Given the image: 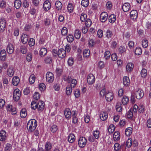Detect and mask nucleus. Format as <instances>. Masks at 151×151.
<instances>
[{
	"instance_id": "f257e3e1",
	"label": "nucleus",
	"mask_w": 151,
	"mask_h": 151,
	"mask_svg": "<svg viewBox=\"0 0 151 151\" xmlns=\"http://www.w3.org/2000/svg\"><path fill=\"white\" fill-rule=\"evenodd\" d=\"M37 125V122L34 119H31L28 122L27 128L29 132H32L34 131Z\"/></svg>"
},
{
	"instance_id": "f03ea898",
	"label": "nucleus",
	"mask_w": 151,
	"mask_h": 151,
	"mask_svg": "<svg viewBox=\"0 0 151 151\" xmlns=\"http://www.w3.org/2000/svg\"><path fill=\"white\" fill-rule=\"evenodd\" d=\"M55 49H53L52 50V54L54 56H55V54H57V55H58L60 58H63L65 56L66 51L64 49L61 48L59 49L58 53H57V51H56V52H55Z\"/></svg>"
},
{
	"instance_id": "7ed1b4c3",
	"label": "nucleus",
	"mask_w": 151,
	"mask_h": 151,
	"mask_svg": "<svg viewBox=\"0 0 151 151\" xmlns=\"http://www.w3.org/2000/svg\"><path fill=\"white\" fill-rule=\"evenodd\" d=\"M134 95L137 99H140L144 96V92L142 90L138 88L134 91Z\"/></svg>"
},
{
	"instance_id": "20e7f679",
	"label": "nucleus",
	"mask_w": 151,
	"mask_h": 151,
	"mask_svg": "<svg viewBox=\"0 0 151 151\" xmlns=\"http://www.w3.org/2000/svg\"><path fill=\"white\" fill-rule=\"evenodd\" d=\"M6 26V22L4 18L0 19V32H2L5 29Z\"/></svg>"
},
{
	"instance_id": "39448f33",
	"label": "nucleus",
	"mask_w": 151,
	"mask_h": 151,
	"mask_svg": "<svg viewBox=\"0 0 151 151\" xmlns=\"http://www.w3.org/2000/svg\"><path fill=\"white\" fill-rule=\"evenodd\" d=\"M87 143V139L84 137H81L78 141V144L80 147L83 148L85 146Z\"/></svg>"
},
{
	"instance_id": "423d86ee",
	"label": "nucleus",
	"mask_w": 151,
	"mask_h": 151,
	"mask_svg": "<svg viewBox=\"0 0 151 151\" xmlns=\"http://www.w3.org/2000/svg\"><path fill=\"white\" fill-rule=\"evenodd\" d=\"M46 81L49 83H52L54 80V77L53 73L50 72H48L46 75Z\"/></svg>"
},
{
	"instance_id": "0eeeda50",
	"label": "nucleus",
	"mask_w": 151,
	"mask_h": 151,
	"mask_svg": "<svg viewBox=\"0 0 151 151\" xmlns=\"http://www.w3.org/2000/svg\"><path fill=\"white\" fill-rule=\"evenodd\" d=\"M95 81V77L92 74H90L88 75L87 78V81L89 85H92Z\"/></svg>"
},
{
	"instance_id": "6e6552de",
	"label": "nucleus",
	"mask_w": 151,
	"mask_h": 151,
	"mask_svg": "<svg viewBox=\"0 0 151 151\" xmlns=\"http://www.w3.org/2000/svg\"><path fill=\"white\" fill-rule=\"evenodd\" d=\"M131 18L134 21H135L138 17V13L136 10H132L130 13Z\"/></svg>"
},
{
	"instance_id": "1a4fd4ad",
	"label": "nucleus",
	"mask_w": 151,
	"mask_h": 151,
	"mask_svg": "<svg viewBox=\"0 0 151 151\" xmlns=\"http://www.w3.org/2000/svg\"><path fill=\"white\" fill-rule=\"evenodd\" d=\"M6 53L4 50H1L0 52V59L1 60L4 61L6 60Z\"/></svg>"
},
{
	"instance_id": "9d476101",
	"label": "nucleus",
	"mask_w": 151,
	"mask_h": 151,
	"mask_svg": "<svg viewBox=\"0 0 151 151\" xmlns=\"http://www.w3.org/2000/svg\"><path fill=\"white\" fill-rule=\"evenodd\" d=\"M37 110L39 111H42L44 109L45 107V104L43 101H39L37 103Z\"/></svg>"
},
{
	"instance_id": "9b49d317",
	"label": "nucleus",
	"mask_w": 151,
	"mask_h": 151,
	"mask_svg": "<svg viewBox=\"0 0 151 151\" xmlns=\"http://www.w3.org/2000/svg\"><path fill=\"white\" fill-rule=\"evenodd\" d=\"M105 98L107 101H110L113 99V94L112 93L109 92L106 93Z\"/></svg>"
},
{
	"instance_id": "f8f14e48",
	"label": "nucleus",
	"mask_w": 151,
	"mask_h": 151,
	"mask_svg": "<svg viewBox=\"0 0 151 151\" xmlns=\"http://www.w3.org/2000/svg\"><path fill=\"white\" fill-rule=\"evenodd\" d=\"M51 7V4L49 1H45L43 4L44 9L45 11H47L50 9Z\"/></svg>"
},
{
	"instance_id": "ddd939ff",
	"label": "nucleus",
	"mask_w": 151,
	"mask_h": 151,
	"mask_svg": "<svg viewBox=\"0 0 151 151\" xmlns=\"http://www.w3.org/2000/svg\"><path fill=\"white\" fill-rule=\"evenodd\" d=\"M6 50L8 53L11 54L14 51V47L11 43L9 44L6 47Z\"/></svg>"
},
{
	"instance_id": "4468645a",
	"label": "nucleus",
	"mask_w": 151,
	"mask_h": 151,
	"mask_svg": "<svg viewBox=\"0 0 151 151\" xmlns=\"http://www.w3.org/2000/svg\"><path fill=\"white\" fill-rule=\"evenodd\" d=\"M108 14L106 12H102L101 14V21L102 22H105L107 19Z\"/></svg>"
},
{
	"instance_id": "2eb2a0df",
	"label": "nucleus",
	"mask_w": 151,
	"mask_h": 151,
	"mask_svg": "<svg viewBox=\"0 0 151 151\" xmlns=\"http://www.w3.org/2000/svg\"><path fill=\"white\" fill-rule=\"evenodd\" d=\"M28 35L23 33L21 37V41L24 44H26L28 41Z\"/></svg>"
},
{
	"instance_id": "dca6fc26",
	"label": "nucleus",
	"mask_w": 151,
	"mask_h": 151,
	"mask_svg": "<svg viewBox=\"0 0 151 151\" xmlns=\"http://www.w3.org/2000/svg\"><path fill=\"white\" fill-rule=\"evenodd\" d=\"M6 133L4 130H1L0 132V140L4 141L6 139Z\"/></svg>"
},
{
	"instance_id": "f3484780",
	"label": "nucleus",
	"mask_w": 151,
	"mask_h": 151,
	"mask_svg": "<svg viewBox=\"0 0 151 151\" xmlns=\"http://www.w3.org/2000/svg\"><path fill=\"white\" fill-rule=\"evenodd\" d=\"M130 4L128 3H125L122 6V8L123 11L125 12H128L130 9Z\"/></svg>"
},
{
	"instance_id": "a211bd4d",
	"label": "nucleus",
	"mask_w": 151,
	"mask_h": 151,
	"mask_svg": "<svg viewBox=\"0 0 151 151\" xmlns=\"http://www.w3.org/2000/svg\"><path fill=\"white\" fill-rule=\"evenodd\" d=\"M71 112L70 109L68 108L65 109L64 111V115L66 118H68V119L71 117Z\"/></svg>"
},
{
	"instance_id": "6ab92c4d",
	"label": "nucleus",
	"mask_w": 151,
	"mask_h": 151,
	"mask_svg": "<svg viewBox=\"0 0 151 151\" xmlns=\"http://www.w3.org/2000/svg\"><path fill=\"white\" fill-rule=\"evenodd\" d=\"M123 81L124 85L126 86H128L130 84V80L128 77H124L123 78Z\"/></svg>"
},
{
	"instance_id": "aec40b11",
	"label": "nucleus",
	"mask_w": 151,
	"mask_h": 151,
	"mask_svg": "<svg viewBox=\"0 0 151 151\" xmlns=\"http://www.w3.org/2000/svg\"><path fill=\"white\" fill-rule=\"evenodd\" d=\"M100 117L101 119L103 121L106 119L108 117L107 113L106 112H103L101 113Z\"/></svg>"
},
{
	"instance_id": "412c9836",
	"label": "nucleus",
	"mask_w": 151,
	"mask_h": 151,
	"mask_svg": "<svg viewBox=\"0 0 151 151\" xmlns=\"http://www.w3.org/2000/svg\"><path fill=\"white\" fill-rule=\"evenodd\" d=\"M19 82V79L17 76L13 77L12 80V84L15 86H17Z\"/></svg>"
},
{
	"instance_id": "4be33fe9",
	"label": "nucleus",
	"mask_w": 151,
	"mask_h": 151,
	"mask_svg": "<svg viewBox=\"0 0 151 151\" xmlns=\"http://www.w3.org/2000/svg\"><path fill=\"white\" fill-rule=\"evenodd\" d=\"M75 139V137L73 134H70L68 137V142L70 143H73Z\"/></svg>"
},
{
	"instance_id": "5701e85b",
	"label": "nucleus",
	"mask_w": 151,
	"mask_h": 151,
	"mask_svg": "<svg viewBox=\"0 0 151 151\" xmlns=\"http://www.w3.org/2000/svg\"><path fill=\"white\" fill-rule=\"evenodd\" d=\"M133 67L134 65L132 63H129L126 66V70L128 72H130L133 70Z\"/></svg>"
},
{
	"instance_id": "b1692460",
	"label": "nucleus",
	"mask_w": 151,
	"mask_h": 151,
	"mask_svg": "<svg viewBox=\"0 0 151 151\" xmlns=\"http://www.w3.org/2000/svg\"><path fill=\"white\" fill-rule=\"evenodd\" d=\"M47 49L45 48H42L40 51V55L41 57L44 56L47 53Z\"/></svg>"
},
{
	"instance_id": "393cba45",
	"label": "nucleus",
	"mask_w": 151,
	"mask_h": 151,
	"mask_svg": "<svg viewBox=\"0 0 151 151\" xmlns=\"http://www.w3.org/2000/svg\"><path fill=\"white\" fill-rule=\"evenodd\" d=\"M56 7L57 10H60L62 8V3L59 1H57L55 3Z\"/></svg>"
},
{
	"instance_id": "a878e982",
	"label": "nucleus",
	"mask_w": 151,
	"mask_h": 151,
	"mask_svg": "<svg viewBox=\"0 0 151 151\" xmlns=\"http://www.w3.org/2000/svg\"><path fill=\"white\" fill-rule=\"evenodd\" d=\"M120 102H118L116 103L115 106L116 111L118 112H121L122 110V106Z\"/></svg>"
},
{
	"instance_id": "bb28decb",
	"label": "nucleus",
	"mask_w": 151,
	"mask_h": 151,
	"mask_svg": "<svg viewBox=\"0 0 151 151\" xmlns=\"http://www.w3.org/2000/svg\"><path fill=\"white\" fill-rule=\"evenodd\" d=\"M32 101L31 103V108L34 110H35L37 108V103L38 102L37 101Z\"/></svg>"
},
{
	"instance_id": "cd10ccee",
	"label": "nucleus",
	"mask_w": 151,
	"mask_h": 151,
	"mask_svg": "<svg viewBox=\"0 0 151 151\" xmlns=\"http://www.w3.org/2000/svg\"><path fill=\"white\" fill-rule=\"evenodd\" d=\"M67 9L68 12L70 13L73 12L74 9V7L73 4L69 3L68 4Z\"/></svg>"
},
{
	"instance_id": "c85d7f7f",
	"label": "nucleus",
	"mask_w": 151,
	"mask_h": 151,
	"mask_svg": "<svg viewBox=\"0 0 151 151\" xmlns=\"http://www.w3.org/2000/svg\"><path fill=\"white\" fill-rule=\"evenodd\" d=\"M129 101L128 97L126 96H124L122 100V104L124 105H126L127 104Z\"/></svg>"
},
{
	"instance_id": "c756f323",
	"label": "nucleus",
	"mask_w": 151,
	"mask_h": 151,
	"mask_svg": "<svg viewBox=\"0 0 151 151\" xmlns=\"http://www.w3.org/2000/svg\"><path fill=\"white\" fill-rule=\"evenodd\" d=\"M14 70L13 67H9L8 69L7 74L9 77H12L14 75Z\"/></svg>"
},
{
	"instance_id": "7c9ffc66",
	"label": "nucleus",
	"mask_w": 151,
	"mask_h": 151,
	"mask_svg": "<svg viewBox=\"0 0 151 151\" xmlns=\"http://www.w3.org/2000/svg\"><path fill=\"white\" fill-rule=\"evenodd\" d=\"M22 2L20 0H16L14 3V6L17 9H19L20 7Z\"/></svg>"
},
{
	"instance_id": "2f4dec72",
	"label": "nucleus",
	"mask_w": 151,
	"mask_h": 151,
	"mask_svg": "<svg viewBox=\"0 0 151 151\" xmlns=\"http://www.w3.org/2000/svg\"><path fill=\"white\" fill-rule=\"evenodd\" d=\"M52 148V146L51 143L48 142H47L45 145V150L50 151Z\"/></svg>"
},
{
	"instance_id": "473e14b6",
	"label": "nucleus",
	"mask_w": 151,
	"mask_h": 151,
	"mask_svg": "<svg viewBox=\"0 0 151 151\" xmlns=\"http://www.w3.org/2000/svg\"><path fill=\"white\" fill-rule=\"evenodd\" d=\"M116 19V16L114 14H111L109 17V22L112 23H114Z\"/></svg>"
},
{
	"instance_id": "72a5a7b5",
	"label": "nucleus",
	"mask_w": 151,
	"mask_h": 151,
	"mask_svg": "<svg viewBox=\"0 0 151 151\" xmlns=\"http://www.w3.org/2000/svg\"><path fill=\"white\" fill-rule=\"evenodd\" d=\"M52 61V58L50 56L46 57L44 59L45 63L47 64L51 63Z\"/></svg>"
},
{
	"instance_id": "f704fd0d",
	"label": "nucleus",
	"mask_w": 151,
	"mask_h": 151,
	"mask_svg": "<svg viewBox=\"0 0 151 151\" xmlns=\"http://www.w3.org/2000/svg\"><path fill=\"white\" fill-rule=\"evenodd\" d=\"M26 110L25 109H22L20 112V115L22 118H25L27 116Z\"/></svg>"
},
{
	"instance_id": "c9c22d12",
	"label": "nucleus",
	"mask_w": 151,
	"mask_h": 151,
	"mask_svg": "<svg viewBox=\"0 0 151 151\" xmlns=\"http://www.w3.org/2000/svg\"><path fill=\"white\" fill-rule=\"evenodd\" d=\"M81 34L80 31L78 29H76L75 31L74 37L77 39H79L80 37Z\"/></svg>"
},
{
	"instance_id": "e433bc0d",
	"label": "nucleus",
	"mask_w": 151,
	"mask_h": 151,
	"mask_svg": "<svg viewBox=\"0 0 151 151\" xmlns=\"http://www.w3.org/2000/svg\"><path fill=\"white\" fill-rule=\"evenodd\" d=\"M132 129L131 128H127L125 131V134L127 136H129L132 134Z\"/></svg>"
},
{
	"instance_id": "4c0bfd02",
	"label": "nucleus",
	"mask_w": 151,
	"mask_h": 151,
	"mask_svg": "<svg viewBox=\"0 0 151 151\" xmlns=\"http://www.w3.org/2000/svg\"><path fill=\"white\" fill-rule=\"evenodd\" d=\"M66 38L67 41L69 42H72L74 40L73 36L71 34H68L66 37Z\"/></svg>"
},
{
	"instance_id": "58836bf2",
	"label": "nucleus",
	"mask_w": 151,
	"mask_h": 151,
	"mask_svg": "<svg viewBox=\"0 0 151 151\" xmlns=\"http://www.w3.org/2000/svg\"><path fill=\"white\" fill-rule=\"evenodd\" d=\"M83 56L87 58L90 55V51L88 49L85 50L83 52Z\"/></svg>"
},
{
	"instance_id": "ea45409f",
	"label": "nucleus",
	"mask_w": 151,
	"mask_h": 151,
	"mask_svg": "<svg viewBox=\"0 0 151 151\" xmlns=\"http://www.w3.org/2000/svg\"><path fill=\"white\" fill-rule=\"evenodd\" d=\"M118 132H115L113 135V138L114 140H118L120 139V136Z\"/></svg>"
},
{
	"instance_id": "a19ab883",
	"label": "nucleus",
	"mask_w": 151,
	"mask_h": 151,
	"mask_svg": "<svg viewBox=\"0 0 151 151\" xmlns=\"http://www.w3.org/2000/svg\"><path fill=\"white\" fill-rule=\"evenodd\" d=\"M72 88L70 86H68L66 88V94L68 95H70L71 94L72 91Z\"/></svg>"
},
{
	"instance_id": "79ce46f5",
	"label": "nucleus",
	"mask_w": 151,
	"mask_h": 151,
	"mask_svg": "<svg viewBox=\"0 0 151 151\" xmlns=\"http://www.w3.org/2000/svg\"><path fill=\"white\" fill-rule=\"evenodd\" d=\"M142 52V49L140 47H136L135 49L134 53L137 55H139Z\"/></svg>"
},
{
	"instance_id": "37998d69",
	"label": "nucleus",
	"mask_w": 151,
	"mask_h": 151,
	"mask_svg": "<svg viewBox=\"0 0 151 151\" xmlns=\"http://www.w3.org/2000/svg\"><path fill=\"white\" fill-rule=\"evenodd\" d=\"M35 76L34 74L31 75L29 78L30 83L31 84H33L35 81Z\"/></svg>"
},
{
	"instance_id": "c03bdc74",
	"label": "nucleus",
	"mask_w": 151,
	"mask_h": 151,
	"mask_svg": "<svg viewBox=\"0 0 151 151\" xmlns=\"http://www.w3.org/2000/svg\"><path fill=\"white\" fill-rule=\"evenodd\" d=\"M142 45L144 48H146L148 46V42L146 39H144L143 40L142 42Z\"/></svg>"
},
{
	"instance_id": "a18cd8bd",
	"label": "nucleus",
	"mask_w": 151,
	"mask_h": 151,
	"mask_svg": "<svg viewBox=\"0 0 151 151\" xmlns=\"http://www.w3.org/2000/svg\"><path fill=\"white\" fill-rule=\"evenodd\" d=\"M115 126L113 124H111L108 129V132L109 133H111L113 132L115 129Z\"/></svg>"
},
{
	"instance_id": "49530a36",
	"label": "nucleus",
	"mask_w": 151,
	"mask_h": 151,
	"mask_svg": "<svg viewBox=\"0 0 151 151\" xmlns=\"http://www.w3.org/2000/svg\"><path fill=\"white\" fill-rule=\"evenodd\" d=\"M112 32L109 29H108L106 32V37L109 39L113 35Z\"/></svg>"
},
{
	"instance_id": "de8ad7c7",
	"label": "nucleus",
	"mask_w": 151,
	"mask_h": 151,
	"mask_svg": "<svg viewBox=\"0 0 151 151\" xmlns=\"http://www.w3.org/2000/svg\"><path fill=\"white\" fill-rule=\"evenodd\" d=\"M89 4L88 0H82L81 4L85 7H87Z\"/></svg>"
},
{
	"instance_id": "09e8293b",
	"label": "nucleus",
	"mask_w": 151,
	"mask_h": 151,
	"mask_svg": "<svg viewBox=\"0 0 151 151\" xmlns=\"http://www.w3.org/2000/svg\"><path fill=\"white\" fill-rule=\"evenodd\" d=\"M20 49L21 52L23 54H24L26 53L27 50L25 46H21L20 47Z\"/></svg>"
},
{
	"instance_id": "8fccbe9b",
	"label": "nucleus",
	"mask_w": 151,
	"mask_h": 151,
	"mask_svg": "<svg viewBox=\"0 0 151 151\" xmlns=\"http://www.w3.org/2000/svg\"><path fill=\"white\" fill-rule=\"evenodd\" d=\"M133 116V109H130L127 113V116L128 118L131 119Z\"/></svg>"
},
{
	"instance_id": "3c124183",
	"label": "nucleus",
	"mask_w": 151,
	"mask_h": 151,
	"mask_svg": "<svg viewBox=\"0 0 151 151\" xmlns=\"http://www.w3.org/2000/svg\"><path fill=\"white\" fill-rule=\"evenodd\" d=\"M39 88L40 90L41 91H43L45 90L46 89V86L44 83H41L39 84Z\"/></svg>"
},
{
	"instance_id": "603ef678",
	"label": "nucleus",
	"mask_w": 151,
	"mask_h": 151,
	"mask_svg": "<svg viewBox=\"0 0 151 151\" xmlns=\"http://www.w3.org/2000/svg\"><path fill=\"white\" fill-rule=\"evenodd\" d=\"M71 83L70 84V86L71 88H74L77 83V81L75 79H73L71 81Z\"/></svg>"
},
{
	"instance_id": "864d4df0",
	"label": "nucleus",
	"mask_w": 151,
	"mask_h": 151,
	"mask_svg": "<svg viewBox=\"0 0 151 151\" xmlns=\"http://www.w3.org/2000/svg\"><path fill=\"white\" fill-rule=\"evenodd\" d=\"M12 148V145L11 144L7 143L6 145L4 147V150L5 151H10Z\"/></svg>"
},
{
	"instance_id": "5fc2aeb1",
	"label": "nucleus",
	"mask_w": 151,
	"mask_h": 151,
	"mask_svg": "<svg viewBox=\"0 0 151 151\" xmlns=\"http://www.w3.org/2000/svg\"><path fill=\"white\" fill-rule=\"evenodd\" d=\"M68 30L67 28L65 27H63L61 30V34L63 35H67Z\"/></svg>"
},
{
	"instance_id": "6e6d98bb",
	"label": "nucleus",
	"mask_w": 151,
	"mask_h": 151,
	"mask_svg": "<svg viewBox=\"0 0 151 151\" xmlns=\"http://www.w3.org/2000/svg\"><path fill=\"white\" fill-rule=\"evenodd\" d=\"M74 59L72 57L70 58L68 61V63L69 65L72 66L74 63Z\"/></svg>"
},
{
	"instance_id": "4d7b16f0",
	"label": "nucleus",
	"mask_w": 151,
	"mask_h": 151,
	"mask_svg": "<svg viewBox=\"0 0 151 151\" xmlns=\"http://www.w3.org/2000/svg\"><path fill=\"white\" fill-rule=\"evenodd\" d=\"M57 130V126L56 125H53L51 126L50 130L52 132H56Z\"/></svg>"
},
{
	"instance_id": "13d9d810",
	"label": "nucleus",
	"mask_w": 151,
	"mask_h": 151,
	"mask_svg": "<svg viewBox=\"0 0 151 151\" xmlns=\"http://www.w3.org/2000/svg\"><path fill=\"white\" fill-rule=\"evenodd\" d=\"M99 133L100 132L99 130H96L93 132V135L96 139H98L99 137Z\"/></svg>"
},
{
	"instance_id": "bf43d9fd",
	"label": "nucleus",
	"mask_w": 151,
	"mask_h": 151,
	"mask_svg": "<svg viewBox=\"0 0 151 151\" xmlns=\"http://www.w3.org/2000/svg\"><path fill=\"white\" fill-rule=\"evenodd\" d=\"M63 70L62 69L59 68H57L55 72L58 76H60L62 73Z\"/></svg>"
},
{
	"instance_id": "052dcab7",
	"label": "nucleus",
	"mask_w": 151,
	"mask_h": 151,
	"mask_svg": "<svg viewBox=\"0 0 151 151\" xmlns=\"http://www.w3.org/2000/svg\"><path fill=\"white\" fill-rule=\"evenodd\" d=\"M147 70L145 69H143L141 71V74L142 77L145 78L147 75Z\"/></svg>"
},
{
	"instance_id": "680f3d73",
	"label": "nucleus",
	"mask_w": 151,
	"mask_h": 151,
	"mask_svg": "<svg viewBox=\"0 0 151 151\" xmlns=\"http://www.w3.org/2000/svg\"><path fill=\"white\" fill-rule=\"evenodd\" d=\"M33 98L36 100H37L40 99V95L39 93L37 92H35L34 93L33 96Z\"/></svg>"
},
{
	"instance_id": "e2e57ef3",
	"label": "nucleus",
	"mask_w": 151,
	"mask_h": 151,
	"mask_svg": "<svg viewBox=\"0 0 151 151\" xmlns=\"http://www.w3.org/2000/svg\"><path fill=\"white\" fill-rule=\"evenodd\" d=\"M28 44L30 47L34 46L35 44V40L32 38H31L29 41Z\"/></svg>"
},
{
	"instance_id": "0e129e2a",
	"label": "nucleus",
	"mask_w": 151,
	"mask_h": 151,
	"mask_svg": "<svg viewBox=\"0 0 151 151\" xmlns=\"http://www.w3.org/2000/svg\"><path fill=\"white\" fill-rule=\"evenodd\" d=\"M118 50L120 53H122L126 51V49L125 47L121 46L118 48Z\"/></svg>"
},
{
	"instance_id": "69168bd1",
	"label": "nucleus",
	"mask_w": 151,
	"mask_h": 151,
	"mask_svg": "<svg viewBox=\"0 0 151 151\" xmlns=\"http://www.w3.org/2000/svg\"><path fill=\"white\" fill-rule=\"evenodd\" d=\"M114 150L116 151H119L121 148V146L118 143H116L114 146Z\"/></svg>"
},
{
	"instance_id": "338daca9",
	"label": "nucleus",
	"mask_w": 151,
	"mask_h": 151,
	"mask_svg": "<svg viewBox=\"0 0 151 151\" xmlns=\"http://www.w3.org/2000/svg\"><path fill=\"white\" fill-rule=\"evenodd\" d=\"M111 55L110 52L109 51L105 52L104 53V57L106 60H107L110 58Z\"/></svg>"
},
{
	"instance_id": "774afa93",
	"label": "nucleus",
	"mask_w": 151,
	"mask_h": 151,
	"mask_svg": "<svg viewBox=\"0 0 151 151\" xmlns=\"http://www.w3.org/2000/svg\"><path fill=\"white\" fill-rule=\"evenodd\" d=\"M87 15L86 14H82L80 16V19L82 22H84L86 19Z\"/></svg>"
}]
</instances>
